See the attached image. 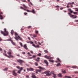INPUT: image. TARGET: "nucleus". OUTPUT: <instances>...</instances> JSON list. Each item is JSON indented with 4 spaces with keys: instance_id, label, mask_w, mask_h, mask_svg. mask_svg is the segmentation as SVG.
Wrapping results in <instances>:
<instances>
[{
    "instance_id": "1",
    "label": "nucleus",
    "mask_w": 78,
    "mask_h": 78,
    "mask_svg": "<svg viewBox=\"0 0 78 78\" xmlns=\"http://www.w3.org/2000/svg\"><path fill=\"white\" fill-rule=\"evenodd\" d=\"M15 39L16 41H18V39L19 40H20V41H22V39L18 35V34L17 32H15Z\"/></svg>"
},
{
    "instance_id": "2",
    "label": "nucleus",
    "mask_w": 78,
    "mask_h": 78,
    "mask_svg": "<svg viewBox=\"0 0 78 78\" xmlns=\"http://www.w3.org/2000/svg\"><path fill=\"white\" fill-rule=\"evenodd\" d=\"M1 33L4 36H7V35H8V32L6 31V28L4 29V32L1 31Z\"/></svg>"
},
{
    "instance_id": "3",
    "label": "nucleus",
    "mask_w": 78,
    "mask_h": 78,
    "mask_svg": "<svg viewBox=\"0 0 78 78\" xmlns=\"http://www.w3.org/2000/svg\"><path fill=\"white\" fill-rule=\"evenodd\" d=\"M50 73V71H47L44 72V73H42V74H44V73H46V76H50L51 75V74L49 73Z\"/></svg>"
},
{
    "instance_id": "4",
    "label": "nucleus",
    "mask_w": 78,
    "mask_h": 78,
    "mask_svg": "<svg viewBox=\"0 0 78 78\" xmlns=\"http://www.w3.org/2000/svg\"><path fill=\"white\" fill-rule=\"evenodd\" d=\"M44 58L47 59H53V57H51L50 56H48L47 55H46L44 56Z\"/></svg>"
},
{
    "instance_id": "5",
    "label": "nucleus",
    "mask_w": 78,
    "mask_h": 78,
    "mask_svg": "<svg viewBox=\"0 0 78 78\" xmlns=\"http://www.w3.org/2000/svg\"><path fill=\"white\" fill-rule=\"evenodd\" d=\"M18 62H19V63L22 65V63L23 62H24L22 60H21V59H19L18 60H17Z\"/></svg>"
},
{
    "instance_id": "6",
    "label": "nucleus",
    "mask_w": 78,
    "mask_h": 78,
    "mask_svg": "<svg viewBox=\"0 0 78 78\" xmlns=\"http://www.w3.org/2000/svg\"><path fill=\"white\" fill-rule=\"evenodd\" d=\"M27 12H31L34 14H35L36 13V12H35L34 9H32V11H30V10H27Z\"/></svg>"
},
{
    "instance_id": "7",
    "label": "nucleus",
    "mask_w": 78,
    "mask_h": 78,
    "mask_svg": "<svg viewBox=\"0 0 78 78\" xmlns=\"http://www.w3.org/2000/svg\"><path fill=\"white\" fill-rule=\"evenodd\" d=\"M27 71H34V69L33 68H27Z\"/></svg>"
},
{
    "instance_id": "8",
    "label": "nucleus",
    "mask_w": 78,
    "mask_h": 78,
    "mask_svg": "<svg viewBox=\"0 0 78 78\" xmlns=\"http://www.w3.org/2000/svg\"><path fill=\"white\" fill-rule=\"evenodd\" d=\"M12 72H13L12 75H13L14 76H17V73L15 72V70H13Z\"/></svg>"
},
{
    "instance_id": "9",
    "label": "nucleus",
    "mask_w": 78,
    "mask_h": 78,
    "mask_svg": "<svg viewBox=\"0 0 78 78\" xmlns=\"http://www.w3.org/2000/svg\"><path fill=\"white\" fill-rule=\"evenodd\" d=\"M44 62L45 63V64H46V66H48V61H47V60H45L44 61Z\"/></svg>"
},
{
    "instance_id": "10",
    "label": "nucleus",
    "mask_w": 78,
    "mask_h": 78,
    "mask_svg": "<svg viewBox=\"0 0 78 78\" xmlns=\"http://www.w3.org/2000/svg\"><path fill=\"white\" fill-rule=\"evenodd\" d=\"M32 46H33L35 47V48H37H37H39V46L38 45H37L36 46L35 45V44H32Z\"/></svg>"
},
{
    "instance_id": "11",
    "label": "nucleus",
    "mask_w": 78,
    "mask_h": 78,
    "mask_svg": "<svg viewBox=\"0 0 78 78\" xmlns=\"http://www.w3.org/2000/svg\"><path fill=\"white\" fill-rule=\"evenodd\" d=\"M38 69H41V70H45V68H43L41 66H39L38 67Z\"/></svg>"
},
{
    "instance_id": "12",
    "label": "nucleus",
    "mask_w": 78,
    "mask_h": 78,
    "mask_svg": "<svg viewBox=\"0 0 78 78\" xmlns=\"http://www.w3.org/2000/svg\"><path fill=\"white\" fill-rule=\"evenodd\" d=\"M72 68H73V69H78V67L76 66H73L72 67Z\"/></svg>"
},
{
    "instance_id": "13",
    "label": "nucleus",
    "mask_w": 78,
    "mask_h": 78,
    "mask_svg": "<svg viewBox=\"0 0 78 78\" xmlns=\"http://www.w3.org/2000/svg\"><path fill=\"white\" fill-rule=\"evenodd\" d=\"M24 7V8H25V9H27V8H28V7H27V6L23 4V5Z\"/></svg>"
},
{
    "instance_id": "14",
    "label": "nucleus",
    "mask_w": 78,
    "mask_h": 78,
    "mask_svg": "<svg viewBox=\"0 0 78 78\" xmlns=\"http://www.w3.org/2000/svg\"><path fill=\"white\" fill-rule=\"evenodd\" d=\"M68 11H69L70 12V13H72L73 12V11H72L71 9H68Z\"/></svg>"
},
{
    "instance_id": "15",
    "label": "nucleus",
    "mask_w": 78,
    "mask_h": 78,
    "mask_svg": "<svg viewBox=\"0 0 78 78\" xmlns=\"http://www.w3.org/2000/svg\"><path fill=\"white\" fill-rule=\"evenodd\" d=\"M24 48L26 49V50H28V48H27V44H25L24 45Z\"/></svg>"
},
{
    "instance_id": "16",
    "label": "nucleus",
    "mask_w": 78,
    "mask_h": 78,
    "mask_svg": "<svg viewBox=\"0 0 78 78\" xmlns=\"http://www.w3.org/2000/svg\"><path fill=\"white\" fill-rule=\"evenodd\" d=\"M3 55H4V56H5L7 57V58H9V56H8V55H7L5 53H3Z\"/></svg>"
},
{
    "instance_id": "17",
    "label": "nucleus",
    "mask_w": 78,
    "mask_h": 78,
    "mask_svg": "<svg viewBox=\"0 0 78 78\" xmlns=\"http://www.w3.org/2000/svg\"><path fill=\"white\" fill-rule=\"evenodd\" d=\"M9 56V57H8L9 58H14V56L12 55H9V56Z\"/></svg>"
},
{
    "instance_id": "18",
    "label": "nucleus",
    "mask_w": 78,
    "mask_h": 78,
    "mask_svg": "<svg viewBox=\"0 0 78 78\" xmlns=\"http://www.w3.org/2000/svg\"><path fill=\"white\" fill-rule=\"evenodd\" d=\"M11 42L13 45H16V43H15L14 42H13L12 40H11Z\"/></svg>"
},
{
    "instance_id": "19",
    "label": "nucleus",
    "mask_w": 78,
    "mask_h": 78,
    "mask_svg": "<svg viewBox=\"0 0 78 78\" xmlns=\"http://www.w3.org/2000/svg\"><path fill=\"white\" fill-rule=\"evenodd\" d=\"M39 59H40V58L38 57L37 59H36V61H37L38 62H39Z\"/></svg>"
},
{
    "instance_id": "20",
    "label": "nucleus",
    "mask_w": 78,
    "mask_h": 78,
    "mask_svg": "<svg viewBox=\"0 0 78 78\" xmlns=\"http://www.w3.org/2000/svg\"><path fill=\"white\" fill-rule=\"evenodd\" d=\"M8 69V68H5L4 69H3V70H4V71H7Z\"/></svg>"
},
{
    "instance_id": "21",
    "label": "nucleus",
    "mask_w": 78,
    "mask_h": 78,
    "mask_svg": "<svg viewBox=\"0 0 78 78\" xmlns=\"http://www.w3.org/2000/svg\"><path fill=\"white\" fill-rule=\"evenodd\" d=\"M58 77H62V75L61 73H60L58 74Z\"/></svg>"
},
{
    "instance_id": "22",
    "label": "nucleus",
    "mask_w": 78,
    "mask_h": 78,
    "mask_svg": "<svg viewBox=\"0 0 78 78\" xmlns=\"http://www.w3.org/2000/svg\"><path fill=\"white\" fill-rule=\"evenodd\" d=\"M57 59L58 61V62H61V60H60V59H59V58H57Z\"/></svg>"
},
{
    "instance_id": "23",
    "label": "nucleus",
    "mask_w": 78,
    "mask_h": 78,
    "mask_svg": "<svg viewBox=\"0 0 78 78\" xmlns=\"http://www.w3.org/2000/svg\"><path fill=\"white\" fill-rule=\"evenodd\" d=\"M33 37H37V35L36 34H34L33 35Z\"/></svg>"
},
{
    "instance_id": "24",
    "label": "nucleus",
    "mask_w": 78,
    "mask_h": 78,
    "mask_svg": "<svg viewBox=\"0 0 78 78\" xmlns=\"http://www.w3.org/2000/svg\"><path fill=\"white\" fill-rule=\"evenodd\" d=\"M14 30H11V34H12H12H14Z\"/></svg>"
},
{
    "instance_id": "25",
    "label": "nucleus",
    "mask_w": 78,
    "mask_h": 78,
    "mask_svg": "<svg viewBox=\"0 0 78 78\" xmlns=\"http://www.w3.org/2000/svg\"><path fill=\"white\" fill-rule=\"evenodd\" d=\"M62 73H66V70H64V71H62Z\"/></svg>"
},
{
    "instance_id": "26",
    "label": "nucleus",
    "mask_w": 78,
    "mask_h": 78,
    "mask_svg": "<svg viewBox=\"0 0 78 78\" xmlns=\"http://www.w3.org/2000/svg\"><path fill=\"white\" fill-rule=\"evenodd\" d=\"M27 54H28V56H32V55H31V54H30V52H28Z\"/></svg>"
},
{
    "instance_id": "27",
    "label": "nucleus",
    "mask_w": 78,
    "mask_h": 78,
    "mask_svg": "<svg viewBox=\"0 0 78 78\" xmlns=\"http://www.w3.org/2000/svg\"><path fill=\"white\" fill-rule=\"evenodd\" d=\"M0 19H3V16H2L1 15H0Z\"/></svg>"
},
{
    "instance_id": "28",
    "label": "nucleus",
    "mask_w": 78,
    "mask_h": 78,
    "mask_svg": "<svg viewBox=\"0 0 78 78\" xmlns=\"http://www.w3.org/2000/svg\"><path fill=\"white\" fill-rule=\"evenodd\" d=\"M36 72H41V69H36Z\"/></svg>"
},
{
    "instance_id": "29",
    "label": "nucleus",
    "mask_w": 78,
    "mask_h": 78,
    "mask_svg": "<svg viewBox=\"0 0 78 78\" xmlns=\"http://www.w3.org/2000/svg\"><path fill=\"white\" fill-rule=\"evenodd\" d=\"M21 72V71H20V70L17 71V73H18L19 74H20V73Z\"/></svg>"
},
{
    "instance_id": "30",
    "label": "nucleus",
    "mask_w": 78,
    "mask_h": 78,
    "mask_svg": "<svg viewBox=\"0 0 78 78\" xmlns=\"http://www.w3.org/2000/svg\"><path fill=\"white\" fill-rule=\"evenodd\" d=\"M32 78H36V76L35 75H33L32 76Z\"/></svg>"
},
{
    "instance_id": "31",
    "label": "nucleus",
    "mask_w": 78,
    "mask_h": 78,
    "mask_svg": "<svg viewBox=\"0 0 78 78\" xmlns=\"http://www.w3.org/2000/svg\"><path fill=\"white\" fill-rule=\"evenodd\" d=\"M65 77H66V78H71V77L70 76H65Z\"/></svg>"
},
{
    "instance_id": "32",
    "label": "nucleus",
    "mask_w": 78,
    "mask_h": 78,
    "mask_svg": "<svg viewBox=\"0 0 78 78\" xmlns=\"http://www.w3.org/2000/svg\"><path fill=\"white\" fill-rule=\"evenodd\" d=\"M34 65L36 66H38V64L36 62H35L34 63Z\"/></svg>"
},
{
    "instance_id": "33",
    "label": "nucleus",
    "mask_w": 78,
    "mask_h": 78,
    "mask_svg": "<svg viewBox=\"0 0 78 78\" xmlns=\"http://www.w3.org/2000/svg\"><path fill=\"white\" fill-rule=\"evenodd\" d=\"M53 75V77H54V78H56V74H54Z\"/></svg>"
},
{
    "instance_id": "34",
    "label": "nucleus",
    "mask_w": 78,
    "mask_h": 78,
    "mask_svg": "<svg viewBox=\"0 0 78 78\" xmlns=\"http://www.w3.org/2000/svg\"><path fill=\"white\" fill-rule=\"evenodd\" d=\"M7 53L8 55H10L11 54V52H10L9 51V52H7Z\"/></svg>"
},
{
    "instance_id": "35",
    "label": "nucleus",
    "mask_w": 78,
    "mask_h": 78,
    "mask_svg": "<svg viewBox=\"0 0 78 78\" xmlns=\"http://www.w3.org/2000/svg\"><path fill=\"white\" fill-rule=\"evenodd\" d=\"M51 74H53V75H54V74H55V72L54 71H51Z\"/></svg>"
},
{
    "instance_id": "36",
    "label": "nucleus",
    "mask_w": 78,
    "mask_h": 78,
    "mask_svg": "<svg viewBox=\"0 0 78 78\" xmlns=\"http://www.w3.org/2000/svg\"><path fill=\"white\" fill-rule=\"evenodd\" d=\"M23 67H20V70H20V71H22V70H23Z\"/></svg>"
},
{
    "instance_id": "37",
    "label": "nucleus",
    "mask_w": 78,
    "mask_h": 78,
    "mask_svg": "<svg viewBox=\"0 0 78 78\" xmlns=\"http://www.w3.org/2000/svg\"><path fill=\"white\" fill-rule=\"evenodd\" d=\"M29 42L30 43V44H34V43H33V42L32 41H29Z\"/></svg>"
},
{
    "instance_id": "38",
    "label": "nucleus",
    "mask_w": 78,
    "mask_h": 78,
    "mask_svg": "<svg viewBox=\"0 0 78 78\" xmlns=\"http://www.w3.org/2000/svg\"><path fill=\"white\" fill-rule=\"evenodd\" d=\"M37 56H41V54L40 53L38 54L37 55Z\"/></svg>"
},
{
    "instance_id": "39",
    "label": "nucleus",
    "mask_w": 78,
    "mask_h": 78,
    "mask_svg": "<svg viewBox=\"0 0 78 78\" xmlns=\"http://www.w3.org/2000/svg\"><path fill=\"white\" fill-rule=\"evenodd\" d=\"M61 66V64L60 63H58L57 65L56 66L57 67H58V66Z\"/></svg>"
},
{
    "instance_id": "40",
    "label": "nucleus",
    "mask_w": 78,
    "mask_h": 78,
    "mask_svg": "<svg viewBox=\"0 0 78 78\" xmlns=\"http://www.w3.org/2000/svg\"><path fill=\"white\" fill-rule=\"evenodd\" d=\"M16 67L17 68V69H20V66H16Z\"/></svg>"
},
{
    "instance_id": "41",
    "label": "nucleus",
    "mask_w": 78,
    "mask_h": 78,
    "mask_svg": "<svg viewBox=\"0 0 78 78\" xmlns=\"http://www.w3.org/2000/svg\"><path fill=\"white\" fill-rule=\"evenodd\" d=\"M71 17H73L74 16V15L71 14L70 15V16H69Z\"/></svg>"
},
{
    "instance_id": "42",
    "label": "nucleus",
    "mask_w": 78,
    "mask_h": 78,
    "mask_svg": "<svg viewBox=\"0 0 78 78\" xmlns=\"http://www.w3.org/2000/svg\"><path fill=\"white\" fill-rule=\"evenodd\" d=\"M49 61L51 62H54V61L53 60H49Z\"/></svg>"
},
{
    "instance_id": "43",
    "label": "nucleus",
    "mask_w": 78,
    "mask_h": 78,
    "mask_svg": "<svg viewBox=\"0 0 78 78\" xmlns=\"http://www.w3.org/2000/svg\"><path fill=\"white\" fill-rule=\"evenodd\" d=\"M20 45H21V47H22V43L20 42Z\"/></svg>"
},
{
    "instance_id": "44",
    "label": "nucleus",
    "mask_w": 78,
    "mask_h": 78,
    "mask_svg": "<svg viewBox=\"0 0 78 78\" xmlns=\"http://www.w3.org/2000/svg\"><path fill=\"white\" fill-rule=\"evenodd\" d=\"M76 17H77L76 16H74L73 17V19H75L76 18Z\"/></svg>"
},
{
    "instance_id": "45",
    "label": "nucleus",
    "mask_w": 78,
    "mask_h": 78,
    "mask_svg": "<svg viewBox=\"0 0 78 78\" xmlns=\"http://www.w3.org/2000/svg\"><path fill=\"white\" fill-rule=\"evenodd\" d=\"M75 11H78V9L76 8L75 9Z\"/></svg>"
},
{
    "instance_id": "46",
    "label": "nucleus",
    "mask_w": 78,
    "mask_h": 78,
    "mask_svg": "<svg viewBox=\"0 0 78 78\" xmlns=\"http://www.w3.org/2000/svg\"><path fill=\"white\" fill-rule=\"evenodd\" d=\"M44 51L45 53H47L48 52V51L47 50H44Z\"/></svg>"
},
{
    "instance_id": "47",
    "label": "nucleus",
    "mask_w": 78,
    "mask_h": 78,
    "mask_svg": "<svg viewBox=\"0 0 78 78\" xmlns=\"http://www.w3.org/2000/svg\"><path fill=\"white\" fill-rule=\"evenodd\" d=\"M31 28V26H29L28 27V28L29 29L30 28Z\"/></svg>"
},
{
    "instance_id": "48",
    "label": "nucleus",
    "mask_w": 78,
    "mask_h": 78,
    "mask_svg": "<svg viewBox=\"0 0 78 78\" xmlns=\"http://www.w3.org/2000/svg\"><path fill=\"white\" fill-rule=\"evenodd\" d=\"M34 56H32V58H36V55H33Z\"/></svg>"
},
{
    "instance_id": "49",
    "label": "nucleus",
    "mask_w": 78,
    "mask_h": 78,
    "mask_svg": "<svg viewBox=\"0 0 78 78\" xmlns=\"http://www.w3.org/2000/svg\"><path fill=\"white\" fill-rule=\"evenodd\" d=\"M35 33L36 34H38V31H37V30H36Z\"/></svg>"
},
{
    "instance_id": "50",
    "label": "nucleus",
    "mask_w": 78,
    "mask_h": 78,
    "mask_svg": "<svg viewBox=\"0 0 78 78\" xmlns=\"http://www.w3.org/2000/svg\"><path fill=\"white\" fill-rule=\"evenodd\" d=\"M73 13L74 14H77V13L76 12H73Z\"/></svg>"
},
{
    "instance_id": "51",
    "label": "nucleus",
    "mask_w": 78,
    "mask_h": 78,
    "mask_svg": "<svg viewBox=\"0 0 78 78\" xmlns=\"http://www.w3.org/2000/svg\"><path fill=\"white\" fill-rule=\"evenodd\" d=\"M30 52L32 54H33V51H30Z\"/></svg>"
},
{
    "instance_id": "52",
    "label": "nucleus",
    "mask_w": 78,
    "mask_h": 78,
    "mask_svg": "<svg viewBox=\"0 0 78 78\" xmlns=\"http://www.w3.org/2000/svg\"><path fill=\"white\" fill-rule=\"evenodd\" d=\"M25 9V8H23V9L24 10V11H27V10H28V9Z\"/></svg>"
},
{
    "instance_id": "53",
    "label": "nucleus",
    "mask_w": 78,
    "mask_h": 78,
    "mask_svg": "<svg viewBox=\"0 0 78 78\" xmlns=\"http://www.w3.org/2000/svg\"><path fill=\"white\" fill-rule=\"evenodd\" d=\"M0 14H1V15H2L3 14V12H1H1H0Z\"/></svg>"
},
{
    "instance_id": "54",
    "label": "nucleus",
    "mask_w": 78,
    "mask_h": 78,
    "mask_svg": "<svg viewBox=\"0 0 78 78\" xmlns=\"http://www.w3.org/2000/svg\"><path fill=\"white\" fill-rule=\"evenodd\" d=\"M74 4V2H72V3H71V5H73Z\"/></svg>"
},
{
    "instance_id": "55",
    "label": "nucleus",
    "mask_w": 78,
    "mask_h": 78,
    "mask_svg": "<svg viewBox=\"0 0 78 78\" xmlns=\"http://www.w3.org/2000/svg\"><path fill=\"white\" fill-rule=\"evenodd\" d=\"M26 78H29V76L28 75H27L26 76Z\"/></svg>"
},
{
    "instance_id": "56",
    "label": "nucleus",
    "mask_w": 78,
    "mask_h": 78,
    "mask_svg": "<svg viewBox=\"0 0 78 78\" xmlns=\"http://www.w3.org/2000/svg\"><path fill=\"white\" fill-rule=\"evenodd\" d=\"M22 54H23V55H25V52H23L22 53Z\"/></svg>"
},
{
    "instance_id": "57",
    "label": "nucleus",
    "mask_w": 78,
    "mask_h": 78,
    "mask_svg": "<svg viewBox=\"0 0 78 78\" xmlns=\"http://www.w3.org/2000/svg\"><path fill=\"white\" fill-rule=\"evenodd\" d=\"M66 7H67V8H70V6H69V5H68V6H66Z\"/></svg>"
},
{
    "instance_id": "58",
    "label": "nucleus",
    "mask_w": 78,
    "mask_h": 78,
    "mask_svg": "<svg viewBox=\"0 0 78 78\" xmlns=\"http://www.w3.org/2000/svg\"><path fill=\"white\" fill-rule=\"evenodd\" d=\"M22 2H26V0H23Z\"/></svg>"
},
{
    "instance_id": "59",
    "label": "nucleus",
    "mask_w": 78,
    "mask_h": 78,
    "mask_svg": "<svg viewBox=\"0 0 78 78\" xmlns=\"http://www.w3.org/2000/svg\"><path fill=\"white\" fill-rule=\"evenodd\" d=\"M24 15H27V13L26 12H25L24 13Z\"/></svg>"
},
{
    "instance_id": "60",
    "label": "nucleus",
    "mask_w": 78,
    "mask_h": 78,
    "mask_svg": "<svg viewBox=\"0 0 78 78\" xmlns=\"http://www.w3.org/2000/svg\"><path fill=\"white\" fill-rule=\"evenodd\" d=\"M71 5V3L69 2L68 4V5Z\"/></svg>"
},
{
    "instance_id": "61",
    "label": "nucleus",
    "mask_w": 78,
    "mask_h": 78,
    "mask_svg": "<svg viewBox=\"0 0 78 78\" xmlns=\"http://www.w3.org/2000/svg\"><path fill=\"white\" fill-rule=\"evenodd\" d=\"M9 51H10V52H12V50H11L10 49H9Z\"/></svg>"
},
{
    "instance_id": "62",
    "label": "nucleus",
    "mask_w": 78,
    "mask_h": 78,
    "mask_svg": "<svg viewBox=\"0 0 78 78\" xmlns=\"http://www.w3.org/2000/svg\"><path fill=\"white\" fill-rule=\"evenodd\" d=\"M56 8H59V6H58V5H57L56 6Z\"/></svg>"
},
{
    "instance_id": "63",
    "label": "nucleus",
    "mask_w": 78,
    "mask_h": 78,
    "mask_svg": "<svg viewBox=\"0 0 78 78\" xmlns=\"http://www.w3.org/2000/svg\"><path fill=\"white\" fill-rule=\"evenodd\" d=\"M75 73H78V71L75 72Z\"/></svg>"
},
{
    "instance_id": "64",
    "label": "nucleus",
    "mask_w": 78,
    "mask_h": 78,
    "mask_svg": "<svg viewBox=\"0 0 78 78\" xmlns=\"http://www.w3.org/2000/svg\"><path fill=\"white\" fill-rule=\"evenodd\" d=\"M28 39H29V40H30V38L29 37H28Z\"/></svg>"
}]
</instances>
